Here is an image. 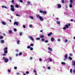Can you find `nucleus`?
<instances>
[{
  "mask_svg": "<svg viewBox=\"0 0 75 75\" xmlns=\"http://www.w3.org/2000/svg\"><path fill=\"white\" fill-rule=\"evenodd\" d=\"M3 59L4 60L5 62H7L8 61V59L7 58H5L4 57H3Z\"/></svg>",
  "mask_w": 75,
  "mask_h": 75,
  "instance_id": "obj_1",
  "label": "nucleus"
},
{
  "mask_svg": "<svg viewBox=\"0 0 75 75\" xmlns=\"http://www.w3.org/2000/svg\"><path fill=\"white\" fill-rule=\"evenodd\" d=\"M28 38H29V39H30V40H31L32 41H34V39L33 37L31 36H28Z\"/></svg>",
  "mask_w": 75,
  "mask_h": 75,
  "instance_id": "obj_2",
  "label": "nucleus"
},
{
  "mask_svg": "<svg viewBox=\"0 0 75 75\" xmlns=\"http://www.w3.org/2000/svg\"><path fill=\"white\" fill-rule=\"evenodd\" d=\"M13 25H18V22H15L14 23Z\"/></svg>",
  "mask_w": 75,
  "mask_h": 75,
  "instance_id": "obj_3",
  "label": "nucleus"
},
{
  "mask_svg": "<svg viewBox=\"0 0 75 75\" xmlns=\"http://www.w3.org/2000/svg\"><path fill=\"white\" fill-rule=\"evenodd\" d=\"M65 59H64V61H65V60H66V59H67V58H68V55L66 54L65 55Z\"/></svg>",
  "mask_w": 75,
  "mask_h": 75,
  "instance_id": "obj_4",
  "label": "nucleus"
},
{
  "mask_svg": "<svg viewBox=\"0 0 75 75\" xmlns=\"http://www.w3.org/2000/svg\"><path fill=\"white\" fill-rule=\"evenodd\" d=\"M48 50H49V51H51V52H52V48L50 47H48Z\"/></svg>",
  "mask_w": 75,
  "mask_h": 75,
  "instance_id": "obj_5",
  "label": "nucleus"
},
{
  "mask_svg": "<svg viewBox=\"0 0 75 75\" xmlns=\"http://www.w3.org/2000/svg\"><path fill=\"white\" fill-rule=\"evenodd\" d=\"M57 7L58 8H61V5L60 4H58Z\"/></svg>",
  "mask_w": 75,
  "mask_h": 75,
  "instance_id": "obj_6",
  "label": "nucleus"
},
{
  "mask_svg": "<svg viewBox=\"0 0 75 75\" xmlns=\"http://www.w3.org/2000/svg\"><path fill=\"white\" fill-rule=\"evenodd\" d=\"M39 19H40V20L41 21H43V20H44V19H43L41 16L39 18Z\"/></svg>",
  "mask_w": 75,
  "mask_h": 75,
  "instance_id": "obj_7",
  "label": "nucleus"
},
{
  "mask_svg": "<svg viewBox=\"0 0 75 75\" xmlns=\"http://www.w3.org/2000/svg\"><path fill=\"white\" fill-rule=\"evenodd\" d=\"M52 34V32H50L48 34V36H51V35Z\"/></svg>",
  "mask_w": 75,
  "mask_h": 75,
  "instance_id": "obj_8",
  "label": "nucleus"
},
{
  "mask_svg": "<svg viewBox=\"0 0 75 75\" xmlns=\"http://www.w3.org/2000/svg\"><path fill=\"white\" fill-rule=\"evenodd\" d=\"M44 35H41L40 36V38H44Z\"/></svg>",
  "mask_w": 75,
  "mask_h": 75,
  "instance_id": "obj_9",
  "label": "nucleus"
},
{
  "mask_svg": "<svg viewBox=\"0 0 75 75\" xmlns=\"http://www.w3.org/2000/svg\"><path fill=\"white\" fill-rule=\"evenodd\" d=\"M41 17V16H40L39 15H36V17H37V18H40Z\"/></svg>",
  "mask_w": 75,
  "mask_h": 75,
  "instance_id": "obj_10",
  "label": "nucleus"
},
{
  "mask_svg": "<svg viewBox=\"0 0 75 75\" xmlns=\"http://www.w3.org/2000/svg\"><path fill=\"white\" fill-rule=\"evenodd\" d=\"M9 34H12L13 33V31L11 30H10L9 31Z\"/></svg>",
  "mask_w": 75,
  "mask_h": 75,
  "instance_id": "obj_11",
  "label": "nucleus"
},
{
  "mask_svg": "<svg viewBox=\"0 0 75 75\" xmlns=\"http://www.w3.org/2000/svg\"><path fill=\"white\" fill-rule=\"evenodd\" d=\"M11 11H14L15 10V9L14 8H11Z\"/></svg>",
  "mask_w": 75,
  "mask_h": 75,
  "instance_id": "obj_12",
  "label": "nucleus"
},
{
  "mask_svg": "<svg viewBox=\"0 0 75 75\" xmlns=\"http://www.w3.org/2000/svg\"><path fill=\"white\" fill-rule=\"evenodd\" d=\"M1 7L2 8H7L6 6H1Z\"/></svg>",
  "mask_w": 75,
  "mask_h": 75,
  "instance_id": "obj_13",
  "label": "nucleus"
},
{
  "mask_svg": "<svg viewBox=\"0 0 75 75\" xmlns=\"http://www.w3.org/2000/svg\"><path fill=\"white\" fill-rule=\"evenodd\" d=\"M70 2L71 4H72L73 3V1L72 0H70Z\"/></svg>",
  "mask_w": 75,
  "mask_h": 75,
  "instance_id": "obj_14",
  "label": "nucleus"
},
{
  "mask_svg": "<svg viewBox=\"0 0 75 75\" xmlns=\"http://www.w3.org/2000/svg\"><path fill=\"white\" fill-rule=\"evenodd\" d=\"M69 6L70 8H71V7H72V5L71 4H69Z\"/></svg>",
  "mask_w": 75,
  "mask_h": 75,
  "instance_id": "obj_15",
  "label": "nucleus"
},
{
  "mask_svg": "<svg viewBox=\"0 0 75 75\" xmlns=\"http://www.w3.org/2000/svg\"><path fill=\"white\" fill-rule=\"evenodd\" d=\"M2 23L3 24H4V25H6V23L4 22H2Z\"/></svg>",
  "mask_w": 75,
  "mask_h": 75,
  "instance_id": "obj_16",
  "label": "nucleus"
},
{
  "mask_svg": "<svg viewBox=\"0 0 75 75\" xmlns=\"http://www.w3.org/2000/svg\"><path fill=\"white\" fill-rule=\"evenodd\" d=\"M8 52V51L7 50H4V53L5 54H7Z\"/></svg>",
  "mask_w": 75,
  "mask_h": 75,
  "instance_id": "obj_17",
  "label": "nucleus"
},
{
  "mask_svg": "<svg viewBox=\"0 0 75 75\" xmlns=\"http://www.w3.org/2000/svg\"><path fill=\"white\" fill-rule=\"evenodd\" d=\"M10 7L11 8H14V6L13 5H11Z\"/></svg>",
  "mask_w": 75,
  "mask_h": 75,
  "instance_id": "obj_18",
  "label": "nucleus"
},
{
  "mask_svg": "<svg viewBox=\"0 0 75 75\" xmlns=\"http://www.w3.org/2000/svg\"><path fill=\"white\" fill-rule=\"evenodd\" d=\"M65 27H66V28H69V27L68 26V25H65Z\"/></svg>",
  "mask_w": 75,
  "mask_h": 75,
  "instance_id": "obj_19",
  "label": "nucleus"
},
{
  "mask_svg": "<svg viewBox=\"0 0 75 75\" xmlns=\"http://www.w3.org/2000/svg\"><path fill=\"white\" fill-rule=\"evenodd\" d=\"M43 14H47V12L45 11H43Z\"/></svg>",
  "mask_w": 75,
  "mask_h": 75,
  "instance_id": "obj_20",
  "label": "nucleus"
},
{
  "mask_svg": "<svg viewBox=\"0 0 75 75\" xmlns=\"http://www.w3.org/2000/svg\"><path fill=\"white\" fill-rule=\"evenodd\" d=\"M51 41H52V42L54 41V38H52L51 39Z\"/></svg>",
  "mask_w": 75,
  "mask_h": 75,
  "instance_id": "obj_21",
  "label": "nucleus"
},
{
  "mask_svg": "<svg viewBox=\"0 0 75 75\" xmlns=\"http://www.w3.org/2000/svg\"><path fill=\"white\" fill-rule=\"evenodd\" d=\"M56 23L57 24H60V22L59 21H57Z\"/></svg>",
  "mask_w": 75,
  "mask_h": 75,
  "instance_id": "obj_22",
  "label": "nucleus"
},
{
  "mask_svg": "<svg viewBox=\"0 0 75 75\" xmlns=\"http://www.w3.org/2000/svg\"><path fill=\"white\" fill-rule=\"evenodd\" d=\"M4 40H1V43H4Z\"/></svg>",
  "mask_w": 75,
  "mask_h": 75,
  "instance_id": "obj_23",
  "label": "nucleus"
},
{
  "mask_svg": "<svg viewBox=\"0 0 75 75\" xmlns=\"http://www.w3.org/2000/svg\"><path fill=\"white\" fill-rule=\"evenodd\" d=\"M15 6L16 8H18V4L16 5Z\"/></svg>",
  "mask_w": 75,
  "mask_h": 75,
  "instance_id": "obj_24",
  "label": "nucleus"
},
{
  "mask_svg": "<svg viewBox=\"0 0 75 75\" xmlns=\"http://www.w3.org/2000/svg\"><path fill=\"white\" fill-rule=\"evenodd\" d=\"M40 40V38H36V40Z\"/></svg>",
  "mask_w": 75,
  "mask_h": 75,
  "instance_id": "obj_25",
  "label": "nucleus"
},
{
  "mask_svg": "<svg viewBox=\"0 0 75 75\" xmlns=\"http://www.w3.org/2000/svg\"><path fill=\"white\" fill-rule=\"evenodd\" d=\"M49 60L50 61V62H51L52 61V59H51V58H49Z\"/></svg>",
  "mask_w": 75,
  "mask_h": 75,
  "instance_id": "obj_26",
  "label": "nucleus"
},
{
  "mask_svg": "<svg viewBox=\"0 0 75 75\" xmlns=\"http://www.w3.org/2000/svg\"><path fill=\"white\" fill-rule=\"evenodd\" d=\"M61 64H62V65H65V63L64 62H62Z\"/></svg>",
  "mask_w": 75,
  "mask_h": 75,
  "instance_id": "obj_27",
  "label": "nucleus"
},
{
  "mask_svg": "<svg viewBox=\"0 0 75 75\" xmlns=\"http://www.w3.org/2000/svg\"><path fill=\"white\" fill-rule=\"evenodd\" d=\"M73 62V65L75 66V61H74Z\"/></svg>",
  "mask_w": 75,
  "mask_h": 75,
  "instance_id": "obj_28",
  "label": "nucleus"
},
{
  "mask_svg": "<svg viewBox=\"0 0 75 75\" xmlns=\"http://www.w3.org/2000/svg\"><path fill=\"white\" fill-rule=\"evenodd\" d=\"M41 41H42V42H44V41H45V40L44 39H42L41 40Z\"/></svg>",
  "mask_w": 75,
  "mask_h": 75,
  "instance_id": "obj_29",
  "label": "nucleus"
},
{
  "mask_svg": "<svg viewBox=\"0 0 75 75\" xmlns=\"http://www.w3.org/2000/svg\"><path fill=\"white\" fill-rule=\"evenodd\" d=\"M69 58L70 60H72V58H71V57H69Z\"/></svg>",
  "mask_w": 75,
  "mask_h": 75,
  "instance_id": "obj_30",
  "label": "nucleus"
},
{
  "mask_svg": "<svg viewBox=\"0 0 75 75\" xmlns=\"http://www.w3.org/2000/svg\"><path fill=\"white\" fill-rule=\"evenodd\" d=\"M19 1L20 3H23V1L22 0H19Z\"/></svg>",
  "mask_w": 75,
  "mask_h": 75,
  "instance_id": "obj_31",
  "label": "nucleus"
},
{
  "mask_svg": "<svg viewBox=\"0 0 75 75\" xmlns=\"http://www.w3.org/2000/svg\"><path fill=\"white\" fill-rule=\"evenodd\" d=\"M70 72L71 73H72V69H71L70 70Z\"/></svg>",
  "mask_w": 75,
  "mask_h": 75,
  "instance_id": "obj_32",
  "label": "nucleus"
},
{
  "mask_svg": "<svg viewBox=\"0 0 75 75\" xmlns=\"http://www.w3.org/2000/svg\"><path fill=\"white\" fill-rule=\"evenodd\" d=\"M7 50V47H6V48H4V50L5 51Z\"/></svg>",
  "mask_w": 75,
  "mask_h": 75,
  "instance_id": "obj_33",
  "label": "nucleus"
},
{
  "mask_svg": "<svg viewBox=\"0 0 75 75\" xmlns=\"http://www.w3.org/2000/svg\"><path fill=\"white\" fill-rule=\"evenodd\" d=\"M43 11H40V13H43Z\"/></svg>",
  "mask_w": 75,
  "mask_h": 75,
  "instance_id": "obj_34",
  "label": "nucleus"
},
{
  "mask_svg": "<svg viewBox=\"0 0 75 75\" xmlns=\"http://www.w3.org/2000/svg\"><path fill=\"white\" fill-rule=\"evenodd\" d=\"M22 54H23V53H21V52H20L19 54V55H22Z\"/></svg>",
  "mask_w": 75,
  "mask_h": 75,
  "instance_id": "obj_35",
  "label": "nucleus"
},
{
  "mask_svg": "<svg viewBox=\"0 0 75 75\" xmlns=\"http://www.w3.org/2000/svg\"><path fill=\"white\" fill-rule=\"evenodd\" d=\"M30 50L31 51H32L33 50V47H31L30 48Z\"/></svg>",
  "mask_w": 75,
  "mask_h": 75,
  "instance_id": "obj_36",
  "label": "nucleus"
},
{
  "mask_svg": "<svg viewBox=\"0 0 75 75\" xmlns=\"http://www.w3.org/2000/svg\"><path fill=\"white\" fill-rule=\"evenodd\" d=\"M22 32H20L19 33V34L20 35H22Z\"/></svg>",
  "mask_w": 75,
  "mask_h": 75,
  "instance_id": "obj_37",
  "label": "nucleus"
},
{
  "mask_svg": "<svg viewBox=\"0 0 75 75\" xmlns=\"http://www.w3.org/2000/svg\"><path fill=\"white\" fill-rule=\"evenodd\" d=\"M62 3H64V0H62Z\"/></svg>",
  "mask_w": 75,
  "mask_h": 75,
  "instance_id": "obj_38",
  "label": "nucleus"
},
{
  "mask_svg": "<svg viewBox=\"0 0 75 75\" xmlns=\"http://www.w3.org/2000/svg\"><path fill=\"white\" fill-rule=\"evenodd\" d=\"M30 18H32V19H34V18H33V16H30Z\"/></svg>",
  "mask_w": 75,
  "mask_h": 75,
  "instance_id": "obj_39",
  "label": "nucleus"
},
{
  "mask_svg": "<svg viewBox=\"0 0 75 75\" xmlns=\"http://www.w3.org/2000/svg\"><path fill=\"white\" fill-rule=\"evenodd\" d=\"M31 3L30 2H29V1H28V4H30Z\"/></svg>",
  "mask_w": 75,
  "mask_h": 75,
  "instance_id": "obj_40",
  "label": "nucleus"
},
{
  "mask_svg": "<svg viewBox=\"0 0 75 75\" xmlns=\"http://www.w3.org/2000/svg\"><path fill=\"white\" fill-rule=\"evenodd\" d=\"M63 28V30H66V29H67V28H66V27H64Z\"/></svg>",
  "mask_w": 75,
  "mask_h": 75,
  "instance_id": "obj_41",
  "label": "nucleus"
},
{
  "mask_svg": "<svg viewBox=\"0 0 75 75\" xmlns=\"http://www.w3.org/2000/svg\"><path fill=\"white\" fill-rule=\"evenodd\" d=\"M16 16H18V17H20V15H18V14H16Z\"/></svg>",
  "mask_w": 75,
  "mask_h": 75,
  "instance_id": "obj_42",
  "label": "nucleus"
},
{
  "mask_svg": "<svg viewBox=\"0 0 75 75\" xmlns=\"http://www.w3.org/2000/svg\"><path fill=\"white\" fill-rule=\"evenodd\" d=\"M0 39H3V37L2 36H0Z\"/></svg>",
  "mask_w": 75,
  "mask_h": 75,
  "instance_id": "obj_43",
  "label": "nucleus"
},
{
  "mask_svg": "<svg viewBox=\"0 0 75 75\" xmlns=\"http://www.w3.org/2000/svg\"><path fill=\"white\" fill-rule=\"evenodd\" d=\"M12 3H14V0H12Z\"/></svg>",
  "mask_w": 75,
  "mask_h": 75,
  "instance_id": "obj_44",
  "label": "nucleus"
},
{
  "mask_svg": "<svg viewBox=\"0 0 75 75\" xmlns=\"http://www.w3.org/2000/svg\"><path fill=\"white\" fill-rule=\"evenodd\" d=\"M19 42H20V40H18L17 41V44H19Z\"/></svg>",
  "mask_w": 75,
  "mask_h": 75,
  "instance_id": "obj_45",
  "label": "nucleus"
},
{
  "mask_svg": "<svg viewBox=\"0 0 75 75\" xmlns=\"http://www.w3.org/2000/svg\"><path fill=\"white\" fill-rule=\"evenodd\" d=\"M68 41V40H66L64 41L65 42H67Z\"/></svg>",
  "mask_w": 75,
  "mask_h": 75,
  "instance_id": "obj_46",
  "label": "nucleus"
},
{
  "mask_svg": "<svg viewBox=\"0 0 75 75\" xmlns=\"http://www.w3.org/2000/svg\"><path fill=\"white\" fill-rule=\"evenodd\" d=\"M14 31H17V29L16 28H14Z\"/></svg>",
  "mask_w": 75,
  "mask_h": 75,
  "instance_id": "obj_47",
  "label": "nucleus"
},
{
  "mask_svg": "<svg viewBox=\"0 0 75 75\" xmlns=\"http://www.w3.org/2000/svg\"><path fill=\"white\" fill-rule=\"evenodd\" d=\"M47 68L48 69H51V67H48Z\"/></svg>",
  "mask_w": 75,
  "mask_h": 75,
  "instance_id": "obj_48",
  "label": "nucleus"
},
{
  "mask_svg": "<svg viewBox=\"0 0 75 75\" xmlns=\"http://www.w3.org/2000/svg\"><path fill=\"white\" fill-rule=\"evenodd\" d=\"M23 27L24 28H25V25H23Z\"/></svg>",
  "mask_w": 75,
  "mask_h": 75,
  "instance_id": "obj_49",
  "label": "nucleus"
},
{
  "mask_svg": "<svg viewBox=\"0 0 75 75\" xmlns=\"http://www.w3.org/2000/svg\"><path fill=\"white\" fill-rule=\"evenodd\" d=\"M30 45H31V46H34V44H30Z\"/></svg>",
  "mask_w": 75,
  "mask_h": 75,
  "instance_id": "obj_50",
  "label": "nucleus"
},
{
  "mask_svg": "<svg viewBox=\"0 0 75 75\" xmlns=\"http://www.w3.org/2000/svg\"><path fill=\"white\" fill-rule=\"evenodd\" d=\"M34 73H36V71L35 70H34Z\"/></svg>",
  "mask_w": 75,
  "mask_h": 75,
  "instance_id": "obj_51",
  "label": "nucleus"
},
{
  "mask_svg": "<svg viewBox=\"0 0 75 75\" xmlns=\"http://www.w3.org/2000/svg\"><path fill=\"white\" fill-rule=\"evenodd\" d=\"M9 59H10V60H11V59H12V58H11V57H9Z\"/></svg>",
  "mask_w": 75,
  "mask_h": 75,
  "instance_id": "obj_52",
  "label": "nucleus"
},
{
  "mask_svg": "<svg viewBox=\"0 0 75 75\" xmlns=\"http://www.w3.org/2000/svg\"><path fill=\"white\" fill-rule=\"evenodd\" d=\"M6 54H2V55H3L4 56V55H6Z\"/></svg>",
  "mask_w": 75,
  "mask_h": 75,
  "instance_id": "obj_53",
  "label": "nucleus"
},
{
  "mask_svg": "<svg viewBox=\"0 0 75 75\" xmlns=\"http://www.w3.org/2000/svg\"><path fill=\"white\" fill-rule=\"evenodd\" d=\"M48 42V40H46L45 41V42H46V43H47V42Z\"/></svg>",
  "mask_w": 75,
  "mask_h": 75,
  "instance_id": "obj_54",
  "label": "nucleus"
},
{
  "mask_svg": "<svg viewBox=\"0 0 75 75\" xmlns=\"http://www.w3.org/2000/svg\"><path fill=\"white\" fill-rule=\"evenodd\" d=\"M27 48H30V46H28L27 47Z\"/></svg>",
  "mask_w": 75,
  "mask_h": 75,
  "instance_id": "obj_55",
  "label": "nucleus"
},
{
  "mask_svg": "<svg viewBox=\"0 0 75 75\" xmlns=\"http://www.w3.org/2000/svg\"><path fill=\"white\" fill-rule=\"evenodd\" d=\"M26 74H29V72H28V71H26Z\"/></svg>",
  "mask_w": 75,
  "mask_h": 75,
  "instance_id": "obj_56",
  "label": "nucleus"
},
{
  "mask_svg": "<svg viewBox=\"0 0 75 75\" xmlns=\"http://www.w3.org/2000/svg\"><path fill=\"white\" fill-rule=\"evenodd\" d=\"M32 25H29L30 27H32Z\"/></svg>",
  "mask_w": 75,
  "mask_h": 75,
  "instance_id": "obj_57",
  "label": "nucleus"
},
{
  "mask_svg": "<svg viewBox=\"0 0 75 75\" xmlns=\"http://www.w3.org/2000/svg\"><path fill=\"white\" fill-rule=\"evenodd\" d=\"M8 71L9 72H11L10 70H9V69H8Z\"/></svg>",
  "mask_w": 75,
  "mask_h": 75,
  "instance_id": "obj_58",
  "label": "nucleus"
},
{
  "mask_svg": "<svg viewBox=\"0 0 75 75\" xmlns=\"http://www.w3.org/2000/svg\"><path fill=\"white\" fill-rule=\"evenodd\" d=\"M33 59V58H32V57H30V60H31V59Z\"/></svg>",
  "mask_w": 75,
  "mask_h": 75,
  "instance_id": "obj_59",
  "label": "nucleus"
},
{
  "mask_svg": "<svg viewBox=\"0 0 75 75\" xmlns=\"http://www.w3.org/2000/svg\"><path fill=\"white\" fill-rule=\"evenodd\" d=\"M74 21V20H73V19H71V21Z\"/></svg>",
  "mask_w": 75,
  "mask_h": 75,
  "instance_id": "obj_60",
  "label": "nucleus"
},
{
  "mask_svg": "<svg viewBox=\"0 0 75 75\" xmlns=\"http://www.w3.org/2000/svg\"><path fill=\"white\" fill-rule=\"evenodd\" d=\"M14 68L15 69H17V67H14Z\"/></svg>",
  "mask_w": 75,
  "mask_h": 75,
  "instance_id": "obj_61",
  "label": "nucleus"
},
{
  "mask_svg": "<svg viewBox=\"0 0 75 75\" xmlns=\"http://www.w3.org/2000/svg\"><path fill=\"white\" fill-rule=\"evenodd\" d=\"M39 61H42V59H39Z\"/></svg>",
  "mask_w": 75,
  "mask_h": 75,
  "instance_id": "obj_62",
  "label": "nucleus"
},
{
  "mask_svg": "<svg viewBox=\"0 0 75 75\" xmlns=\"http://www.w3.org/2000/svg\"><path fill=\"white\" fill-rule=\"evenodd\" d=\"M58 41H60V39H58Z\"/></svg>",
  "mask_w": 75,
  "mask_h": 75,
  "instance_id": "obj_63",
  "label": "nucleus"
},
{
  "mask_svg": "<svg viewBox=\"0 0 75 75\" xmlns=\"http://www.w3.org/2000/svg\"><path fill=\"white\" fill-rule=\"evenodd\" d=\"M73 72L75 73V70H74L73 71Z\"/></svg>",
  "mask_w": 75,
  "mask_h": 75,
  "instance_id": "obj_64",
  "label": "nucleus"
}]
</instances>
